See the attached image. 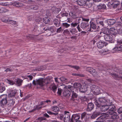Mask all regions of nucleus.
Returning a JSON list of instances; mask_svg holds the SVG:
<instances>
[{"instance_id":"obj_49","label":"nucleus","mask_w":122,"mask_h":122,"mask_svg":"<svg viewBox=\"0 0 122 122\" xmlns=\"http://www.w3.org/2000/svg\"><path fill=\"white\" fill-rule=\"evenodd\" d=\"M115 24L117 27H122V23L120 22L115 23Z\"/></svg>"},{"instance_id":"obj_48","label":"nucleus","mask_w":122,"mask_h":122,"mask_svg":"<svg viewBox=\"0 0 122 122\" xmlns=\"http://www.w3.org/2000/svg\"><path fill=\"white\" fill-rule=\"evenodd\" d=\"M69 66L71 67L72 68H74L75 69H76V70H78L80 69V67L78 66H72L70 65H68Z\"/></svg>"},{"instance_id":"obj_16","label":"nucleus","mask_w":122,"mask_h":122,"mask_svg":"<svg viewBox=\"0 0 122 122\" xmlns=\"http://www.w3.org/2000/svg\"><path fill=\"white\" fill-rule=\"evenodd\" d=\"M104 42L103 41H100L97 44V46L98 48L101 49L104 47Z\"/></svg>"},{"instance_id":"obj_10","label":"nucleus","mask_w":122,"mask_h":122,"mask_svg":"<svg viewBox=\"0 0 122 122\" xmlns=\"http://www.w3.org/2000/svg\"><path fill=\"white\" fill-rule=\"evenodd\" d=\"M88 72L92 74L95 77H98V75L96 70L91 67H88L87 70Z\"/></svg>"},{"instance_id":"obj_28","label":"nucleus","mask_w":122,"mask_h":122,"mask_svg":"<svg viewBox=\"0 0 122 122\" xmlns=\"http://www.w3.org/2000/svg\"><path fill=\"white\" fill-rule=\"evenodd\" d=\"M72 117H73L74 120L76 121H79L78 120L80 119V116L78 114H74L72 115Z\"/></svg>"},{"instance_id":"obj_27","label":"nucleus","mask_w":122,"mask_h":122,"mask_svg":"<svg viewBox=\"0 0 122 122\" xmlns=\"http://www.w3.org/2000/svg\"><path fill=\"white\" fill-rule=\"evenodd\" d=\"M69 30L70 32L72 34H76L77 32L76 28H69Z\"/></svg>"},{"instance_id":"obj_41","label":"nucleus","mask_w":122,"mask_h":122,"mask_svg":"<svg viewBox=\"0 0 122 122\" xmlns=\"http://www.w3.org/2000/svg\"><path fill=\"white\" fill-rule=\"evenodd\" d=\"M8 21V24L10 23L12 25H15L16 23L15 21L11 20L9 19Z\"/></svg>"},{"instance_id":"obj_5","label":"nucleus","mask_w":122,"mask_h":122,"mask_svg":"<svg viewBox=\"0 0 122 122\" xmlns=\"http://www.w3.org/2000/svg\"><path fill=\"white\" fill-rule=\"evenodd\" d=\"M7 95H3L0 96V104L4 107L7 103Z\"/></svg>"},{"instance_id":"obj_8","label":"nucleus","mask_w":122,"mask_h":122,"mask_svg":"<svg viewBox=\"0 0 122 122\" xmlns=\"http://www.w3.org/2000/svg\"><path fill=\"white\" fill-rule=\"evenodd\" d=\"M105 40L109 43H112L114 42V41L112 36L111 34H106L104 35Z\"/></svg>"},{"instance_id":"obj_12","label":"nucleus","mask_w":122,"mask_h":122,"mask_svg":"<svg viewBox=\"0 0 122 122\" xmlns=\"http://www.w3.org/2000/svg\"><path fill=\"white\" fill-rule=\"evenodd\" d=\"M81 27L82 29H85L87 32V30L89 27V25L87 22H82L81 24Z\"/></svg>"},{"instance_id":"obj_6","label":"nucleus","mask_w":122,"mask_h":122,"mask_svg":"<svg viewBox=\"0 0 122 122\" xmlns=\"http://www.w3.org/2000/svg\"><path fill=\"white\" fill-rule=\"evenodd\" d=\"M120 2L118 0L114 1L109 2L108 3L107 5L108 7L110 8L113 7L115 8L117 7L120 5Z\"/></svg>"},{"instance_id":"obj_1","label":"nucleus","mask_w":122,"mask_h":122,"mask_svg":"<svg viewBox=\"0 0 122 122\" xmlns=\"http://www.w3.org/2000/svg\"><path fill=\"white\" fill-rule=\"evenodd\" d=\"M118 116L115 112H113L111 114L108 113H103L102 115L98 117V119L99 122H108L109 121L116 122L118 118Z\"/></svg>"},{"instance_id":"obj_20","label":"nucleus","mask_w":122,"mask_h":122,"mask_svg":"<svg viewBox=\"0 0 122 122\" xmlns=\"http://www.w3.org/2000/svg\"><path fill=\"white\" fill-rule=\"evenodd\" d=\"M0 19L3 22L5 23H8L9 18L7 17L3 16L1 17Z\"/></svg>"},{"instance_id":"obj_26","label":"nucleus","mask_w":122,"mask_h":122,"mask_svg":"<svg viewBox=\"0 0 122 122\" xmlns=\"http://www.w3.org/2000/svg\"><path fill=\"white\" fill-rule=\"evenodd\" d=\"M70 118V115L69 114L66 115L64 118V121L65 122H69Z\"/></svg>"},{"instance_id":"obj_30","label":"nucleus","mask_w":122,"mask_h":122,"mask_svg":"<svg viewBox=\"0 0 122 122\" xmlns=\"http://www.w3.org/2000/svg\"><path fill=\"white\" fill-rule=\"evenodd\" d=\"M86 0H80L78 2L79 5L82 6L85 5Z\"/></svg>"},{"instance_id":"obj_2","label":"nucleus","mask_w":122,"mask_h":122,"mask_svg":"<svg viewBox=\"0 0 122 122\" xmlns=\"http://www.w3.org/2000/svg\"><path fill=\"white\" fill-rule=\"evenodd\" d=\"M107 102L106 100L104 98H99L97 99H96L94 103L97 107V109H98V108H99L101 107V111L102 112H105L108 109V105H104L102 104H107Z\"/></svg>"},{"instance_id":"obj_21","label":"nucleus","mask_w":122,"mask_h":122,"mask_svg":"<svg viewBox=\"0 0 122 122\" xmlns=\"http://www.w3.org/2000/svg\"><path fill=\"white\" fill-rule=\"evenodd\" d=\"M51 10L53 13L55 14L58 13L60 10V9L56 8V7L55 6H53Z\"/></svg>"},{"instance_id":"obj_43","label":"nucleus","mask_w":122,"mask_h":122,"mask_svg":"<svg viewBox=\"0 0 122 122\" xmlns=\"http://www.w3.org/2000/svg\"><path fill=\"white\" fill-rule=\"evenodd\" d=\"M62 25L64 27H65L66 28H68L70 26V24L66 22L63 23H62Z\"/></svg>"},{"instance_id":"obj_58","label":"nucleus","mask_w":122,"mask_h":122,"mask_svg":"<svg viewBox=\"0 0 122 122\" xmlns=\"http://www.w3.org/2000/svg\"><path fill=\"white\" fill-rule=\"evenodd\" d=\"M99 7H100L102 9H105L106 8V6L105 4H103L102 5L101 4V5H99Z\"/></svg>"},{"instance_id":"obj_4","label":"nucleus","mask_w":122,"mask_h":122,"mask_svg":"<svg viewBox=\"0 0 122 122\" xmlns=\"http://www.w3.org/2000/svg\"><path fill=\"white\" fill-rule=\"evenodd\" d=\"M117 45L114 48V51H122V39L119 38L117 40Z\"/></svg>"},{"instance_id":"obj_62","label":"nucleus","mask_w":122,"mask_h":122,"mask_svg":"<svg viewBox=\"0 0 122 122\" xmlns=\"http://www.w3.org/2000/svg\"><path fill=\"white\" fill-rule=\"evenodd\" d=\"M76 28L79 32L81 31L82 30L81 29L80 27V25L79 24H78V25H77V26L76 27Z\"/></svg>"},{"instance_id":"obj_37","label":"nucleus","mask_w":122,"mask_h":122,"mask_svg":"<svg viewBox=\"0 0 122 122\" xmlns=\"http://www.w3.org/2000/svg\"><path fill=\"white\" fill-rule=\"evenodd\" d=\"M69 15L72 17L75 18L76 17V15L75 12L72 11H70L69 13Z\"/></svg>"},{"instance_id":"obj_40","label":"nucleus","mask_w":122,"mask_h":122,"mask_svg":"<svg viewBox=\"0 0 122 122\" xmlns=\"http://www.w3.org/2000/svg\"><path fill=\"white\" fill-rule=\"evenodd\" d=\"M5 89V87L4 86L0 85V92L2 93Z\"/></svg>"},{"instance_id":"obj_39","label":"nucleus","mask_w":122,"mask_h":122,"mask_svg":"<svg viewBox=\"0 0 122 122\" xmlns=\"http://www.w3.org/2000/svg\"><path fill=\"white\" fill-rule=\"evenodd\" d=\"M8 11V10L4 8L0 7V13L5 12Z\"/></svg>"},{"instance_id":"obj_36","label":"nucleus","mask_w":122,"mask_h":122,"mask_svg":"<svg viewBox=\"0 0 122 122\" xmlns=\"http://www.w3.org/2000/svg\"><path fill=\"white\" fill-rule=\"evenodd\" d=\"M100 37L99 36H97L94 38L93 41V44H94L95 42L97 41L100 40Z\"/></svg>"},{"instance_id":"obj_45","label":"nucleus","mask_w":122,"mask_h":122,"mask_svg":"<svg viewBox=\"0 0 122 122\" xmlns=\"http://www.w3.org/2000/svg\"><path fill=\"white\" fill-rule=\"evenodd\" d=\"M31 8L34 10H36L38 8V7L36 5H32L31 6Z\"/></svg>"},{"instance_id":"obj_47","label":"nucleus","mask_w":122,"mask_h":122,"mask_svg":"<svg viewBox=\"0 0 122 122\" xmlns=\"http://www.w3.org/2000/svg\"><path fill=\"white\" fill-rule=\"evenodd\" d=\"M107 70L109 72H111L113 70L114 71H116V72H117L118 71L116 70V68H112L111 69L110 68L109 69H108Z\"/></svg>"},{"instance_id":"obj_38","label":"nucleus","mask_w":122,"mask_h":122,"mask_svg":"<svg viewBox=\"0 0 122 122\" xmlns=\"http://www.w3.org/2000/svg\"><path fill=\"white\" fill-rule=\"evenodd\" d=\"M14 4L16 7H19L21 6L22 5L21 3H19L18 2H14Z\"/></svg>"},{"instance_id":"obj_11","label":"nucleus","mask_w":122,"mask_h":122,"mask_svg":"<svg viewBox=\"0 0 122 122\" xmlns=\"http://www.w3.org/2000/svg\"><path fill=\"white\" fill-rule=\"evenodd\" d=\"M108 105L109 107V108H108L109 110L107 113H108L109 114H111L113 112H114V111L116 109V107L113 105L110 104Z\"/></svg>"},{"instance_id":"obj_54","label":"nucleus","mask_w":122,"mask_h":122,"mask_svg":"<svg viewBox=\"0 0 122 122\" xmlns=\"http://www.w3.org/2000/svg\"><path fill=\"white\" fill-rule=\"evenodd\" d=\"M62 90L61 88H58V91L57 92V94L59 95H61V94Z\"/></svg>"},{"instance_id":"obj_34","label":"nucleus","mask_w":122,"mask_h":122,"mask_svg":"<svg viewBox=\"0 0 122 122\" xmlns=\"http://www.w3.org/2000/svg\"><path fill=\"white\" fill-rule=\"evenodd\" d=\"M16 93V90H12L10 92V95L11 97H14Z\"/></svg>"},{"instance_id":"obj_3","label":"nucleus","mask_w":122,"mask_h":122,"mask_svg":"<svg viewBox=\"0 0 122 122\" xmlns=\"http://www.w3.org/2000/svg\"><path fill=\"white\" fill-rule=\"evenodd\" d=\"M49 83L47 80H44L43 79H39L36 81L34 80L33 81V84L34 85H39L41 86H43L45 84H47Z\"/></svg>"},{"instance_id":"obj_14","label":"nucleus","mask_w":122,"mask_h":122,"mask_svg":"<svg viewBox=\"0 0 122 122\" xmlns=\"http://www.w3.org/2000/svg\"><path fill=\"white\" fill-rule=\"evenodd\" d=\"M110 73L111 74L112 76L115 80H122V77H120L116 73Z\"/></svg>"},{"instance_id":"obj_33","label":"nucleus","mask_w":122,"mask_h":122,"mask_svg":"<svg viewBox=\"0 0 122 122\" xmlns=\"http://www.w3.org/2000/svg\"><path fill=\"white\" fill-rule=\"evenodd\" d=\"M23 82V80L19 78H18L16 82L17 84L19 86H21Z\"/></svg>"},{"instance_id":"obj_64","label":"nucleus","mask_w":122,"mask_h":122,"mask_svg":"<svg viewBox=\"0 0 122 122\" xmlns=\"http://www.w3.org/2000/svg\"><path fill=\"white\" fill-rule=\"evenodd\" d=\"M33 17V16L32 15L29 16L27 17L28 20H31Z\"/></svg>"},{"instance_id":"obj_46","label":"nucleus","mask_w":122,"mask_h":122,"mask_svg":"<svg viewBox=\"0 0 122 122\" xmlns=\"http://www.w3.org/2000/svg\"><path fill=\"white\" fill-rule=\"evenodd\" d=\"M7 82L10 84V85H13L14 84L15 82L14 81L11 80H7Z\"/></svg>"},{"instance_id":"obj_50","label":"nucleus","mask_w":122,"mask_h":122,"mask_svg":"<svg viewBox=\"0 0 122 122\" xmlns=\"http://www.w3.org/2000/svg\"><path fill=\"white\" fill-rule=\"evenodd\" d=\"M42 20V18L40 17H38L36 18V21L37 22L39 23L41 22Z\"/></svg>"},{"instance_id":"obj_35","label":"nucleus","mask_w":122,"mask_h":122,"mask_svg":"<svg viewBox=\"0 0 122 122\" xmlns=\"http://www.w3.org/2000/svg\"><path fill=\"white\" fill-rule=\"evenodd\" d=\"M63 33L64 35L66 36H68L70 34V31L68 29L65 30Z\"/></svg>"},{"instance_id":"obj_53","label":"nucleus","mask_w":122,"mask_h":122,"mask_svg":"<svg viewBox=\"0 0 122 122\" xmlns=\"http://www.w3.org/2000/svg\"><path fill=\"white\" fill-rule=\"evenodd\" d=\"M79 24L78 23L76 22H72L71 24V26L73 27H75Z\"/></svg>"},{"instance_id":"obj_18","label":"nucleus","mask_w":122,"mask_h":122,"mask_svg":"<svg viewBox=\"0 0 122 122\" xmlns=\"http://www.w3.org/2000/svg\"><path fill=\"white\" fill-rule=\"evenodd\" d=\"M109 31L110 34L113 35H115L118 33L117 30L113 27L111 28Z\"/></svg>"},{"instance_id":"obj_59","label":"nucleus","mask_w":122,"mask_h":122,"mask_svg":"<svg viewBox=\"0 0 122 122\" xmlns=\"http://www.w3.org/2000/svg\"><path fill=\"white\" fill-rule=\"evenodd\" d=\"M118 112L119 113H122V107H120L117 110Z\"/></svg>"},{"instance_id":"obj_15","label":"nucleus","mask_w":122,"mask_h":122,"mask_svg":"<svg viewBox=\"0 0 122 122\" xmlns=\"http://www.w3.org/2000/svg\"><path fill=\"white\" fill-rule=\"evenodd\" d=\"M94 107V104L91 103H89L88 104L86 110L88 112L91 111Z\"/></svg>"},{"instance_id":"obj_13","label":"nucleus","mask_w":122,"mask_h":122,"mask_svg":"<svg viewBox=\"0 0 122 122\" xmlns=\"http://www.w3.org/2000/svg\"><path fill=\"white\" fill-rule=\"evenodd\" d=\"M73 88H74L72 86H70V88H69L68 89L70 90L71 92H72V97L71 98V100L73 101H74L75 99V98L77 97V95L76 94V93L74 92V91L72 90V89H73Z\"/></svg>"},{"instance_id":"obj_24","label":"nucleus","mask_w":122,"mask_h":122,"mask_svg":"<svg viewBox=\"0 0 122 122\" xmlns=\"http://www.w3.org/2000/svg\"><path fill=\"white\" fill-rule=\"evenodd\" d=\"M101 114L99 112H94L91 116V118L92 119H94L96 118Z\"/></svg>"},{"instance_id":"obj_19","label":"nucleus","mask_w":122,"mask_h":122,"mask_svg":"<svg viewBox=\"0 0 122 122\" xmlns=\"http://www.w3.org/2000/svg\"><path fill=\"white\" fill-rule=\"evenodd\" d=\"M69 90L67 89L64 91L63 92V96H64L69 97L70 96L71 92Z\"/></svg>"},{"instance_id":"obj_44","label":"nucleus","mask_w":122,"mask_h":122,"mask_svg":"<svg viewBox=\"0 0 122 122\" xmlns=\"http://www.w3.org/2000/svg\"><path fill=\"white\" fill-rule=\"evenodd\" d=\"M81 85V84L79 83L76 82L74 83V86L75 88H76L80 86Z\"/></svg>"},{"instance_id":"obj_23","label":"nucleus","mask_w":122,"mask_h":122,"mask_svg":"<svg viewBox=\"0 0 122 122\" xmlns=\"http://www.w3.org/2000/svg\"><path fill=\"white\" fill-rule=\"evenodd\" d=\"M8 105V106H13L15 103V101L13 99H10L7 101Z\"/></svg>"},{"instance_id":"obj_29","label":"nucleus","mask_w":122,"mask_h":122,"mask_svg":"<svg viewBox=\"0 0 122 122\" xmlns=\"http://www.w3.org/2000/svg\"><path fill=\"white\" fill-rule=\"evenodd\" d=\"M116 23V20L114 19H110L107 21V23L109 25H113Z\"/></svg>"},{"instance_id":"obj_9","label":"nucleus","mask_w":122,"mask_h":122,"mask_svg":"<svg viewBox=\"0 0 122 122\" xmlns=\"http://www.w3.org/2000/svg\"><path fill=\"white\" fill-rule=\"evenodd\" d=\"M90 27L89 26L87 33H90L93 31V30H95L96 28V25L94 22L92 21H90Z\"/></svg>"},{"instance_id":"obj_57","label":"nucleus","mask_w":122,"mask_h":122,"mask_svg":"<svg viewBox=\"0 0 122 122\" xmlns=\"http://www.w3.org/2000/svg\"><path fill=\"white\" fill-rule=\"evenodd\" d=\"M86 113L85 112H84L81 115V119H83L86 116Z\"/></svg>"},{"instance_id":"obj_56","label":"nucleus","mask_w":122,"mask_h":122,"mask_svg":"<svg viewBox=\"0 0 122 122\" xmlns=\"http://www.w3.org/2000/svg\"><path fill=\"white\" fill-rule=\"evenodd\" d=\"M62 30L61 27L58 29H57L56 32L57 33H59L61 32H62Z\"/></svg>"},{"instance_id":"obj_17","label":"nucleus","mask_w":122,"mask_h":122,"mask_svg":"<svg viewBox=\"0 0 122 122\" xmlns=\"http://www.w3.org/2000/svg\"><path fill=\"white\" fill-rule=\"evenodd\" d=\"M46 118L44 117H38L34 122H45Z\"/></svg>"},{"instance_id":"obj_51","label":"nucleus","mask_w":122,"mask_h":122,"mask_svg":"<svg viewBox=\"0 0 122 122\" xmlns=\"http://www.w3.org/2000/svg\"><path fill=\"white\" fill-rule=\"evenodd\" d=\"M88 1H89V7H90L92 6L93 4V0H87Z\"/></svg>"},{"instance_id":"obj_42","label":"nucleus","mask_w":122,"mask_h":122,"mask_svg":"<svg viewBox=\"0 0 122 122\" xmlns=\"http://www.w3.org/2000/svg\"><path fill=\"white\" fill-rule=\"evenodd\" d=\"M52 90L54 93L56 92L57 91V87L55 85H54L52 87Z\"/></svg>"},{"instance_id":"obj_25","label":"nucleus","mask_w":122,"mask_h":122,"mask_svg":"<svg viewBox=\"0 0 122 122\" xmlns=\"http://www.w3.org/2000/svg\"><path fill=\"white\" fill-rule=\"evenodd\" d=\"M53 23L54 24L56 27H59L60 25V20L55 19L53 20Z\"/></svg>"},{"instance_id":"obj_55","label":"nucleus","mask_w":122,"mask_h":122,"mask_svg":"<svg viewBox=\"0 0 122 122\" xmlns=\"http://www.w3.org/2000/svg\"><path fill=\"white\" fill-rule=\"evenodd\" d=\"M61 15L62 17L63 16H67L68 14L67 13H61Z\"/></svg>"},{"instance_id":"obj_52","label":"nucleus","mask_w":122,"mask_h":122,"mask_svg":"<svg viewBox=\"0 0 122 122\" xmlns=\"http://www.w3.org/2000/svg\"><path fill=\"white\" fill-rule=\"evenodd\" d=\"M49 31H51L52 32H53L55 31V27L54 26H50Z\"/></svg>"},{"instance_id":"obj_63","label":"nucleus","mask_w":122,"mask_h":122,"mask_svg":"<svg viewBox=\"0 0 122 122\" xmlns=\"http://www.w3.org/2000/svg\"><path fill=\"white\" fill-rule=\"evenodd\" d=\"M43 116L46 118H48L50 117V116L46 113L44 114Z\"/></svg>"},{"instance_id":"obj_61","label":"nucleus","mask_w":122,"mask_h":122,"mask_svg":"<svg viewBox=\"0 0 122 122\" xmlns=\"http://www.w3.org/2000/svg\"><path fill=\"white\" fill-rule=\"evenodd\" d=\"M118 32L119 34L122 35V29H119Z\"/></svg>"},{"instance_id":"obj_22","label":"nucleus","mask_w":122,"mask_h":122,"mask_svg":"<svg viewBox=\"0 0 122 122\" xmlns=\"http://www.w3.org/2000/svg\"><path fill=\"white\" fill-rule=\"evenodd\" d=\"M50 21V19L47 16H46L44 17L43 19V22L45 24L48 23Z\"/></svg>"},{"instance_id":"obj_60","label":"nucleus","mask_w":122,"mask_h":122,"mask_svg":"<svg viewBox=\"0 0 122 122\" xmlns=\"http://www.w3.org/2000/svg\"><path fill=\"white\" fill-rule=\"evenodd\" d=\"M47 112L49 114L51 115H52V114H54V115H56V114H58V113H53L49 111H47Z\"/></svg>"},{"instance_id":"obj_31","label":"nucleus","mask_w":122,"mask_h":122,"mask_svg":"<svg viewBox=\"0 0 122 122\" xmlns=\"http://www.w3.org/2000/svg\"><path fill=\"white\" fill-rule=\"evenodd\" d=\"M53 111L55 112H56V113L59 111V107L57 106H54L52 108Z\"/></svg>"},{"instance_id":"obj_7","label":"nucleus","mask_w":122,"mask_h":122,"mask_svg":"<svg viewBox=\"0 0 122 122\" xmlns=\"http://www.w3.org/2000/svg\"><path fill=\"white\" fill-rule=\"evenodd\" d=\"M91 89L92 92L95 95L99 94L100 89L99 87L96 85H93L91 86Z\"/></svg>"},{"instance_id":"obj_32","label":"nucleus","mask_w":122,"mask_h":122,"mask_svg":"<svg viewBox=\"0 0 122 122\" xmlns=\"http://www.w3.org/2000/svg\"><path fill=\"white\" fill-rule=\"evenodd\" d=\"M42 107L39 105H37L36 107V108H35L30 111H29V112H31L35 111L36 109H41Z\"/></svg>"}]
</instances>
